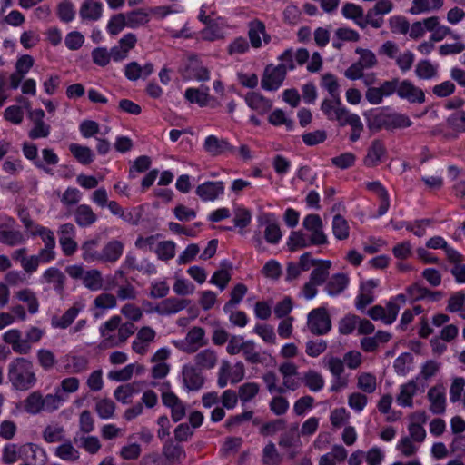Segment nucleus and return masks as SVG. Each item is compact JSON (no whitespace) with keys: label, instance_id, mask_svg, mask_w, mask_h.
I'll return each instance as SVG.
<instances>
[{"label":"nucleus","instance_id":"f257e3e1","mask_svg":"<svg viewBox=\"0 0 465 465\" xmlns=\"http://www.w3.org/2000/svg\"><path fill=\"white\" fill-rule=\"evenodd\" d=\"M8 379L18 391H28L36 383L33 362L25 358H16L8 366Z\"/></svg>","mask_w":465,"mask_h":465},{"label":"nucleus","instance_id":"f03ea898","mask_svg":"<svg viewBox=\"0 0 465 465\" xmlns=\"http://www.w3.org/2000/svg\"><path fill=\"white\" fill-rule=\"evenodd\" d=\"M307 327L314 335L327 334L331 329L328 310L323 306L312 309L307 316Z\"/></svg>","mask_w":465,"mask_h":465},{"label":"nucleus","instance_id":"7ed1b4c3","mask_svg":"<svg viewBox=\"0 0 465 465\" xmlns=\"http://www.w3.org/2000/svg\"><path fill=\"white\" fill-rule=\"evenodd\" d=\"M195 358V365H185L183 369V380L184 386L191 391L199 390L203 383V377L202 375L203 352H199Z\"/></svg>","mask_w":465,"mask_h":465},{"label":"nucleus","instance_id":"20e7f679","mask_svg":"<svg viewBox=\"0 0 465 465\" xmlns=\"http://www.w3.org/2000/svg\"><path fill=\"white\" fill-rule=\"evenodd\" d=\"M286 75L282 65L268 64L264 68L261 86L265 91L275 92L282 86Z\"/></svg>","mask_w":465,"mask_h":465},{"label":"nucleus","instance_id":"39448f33","mask_svg":"<svg viewBox=\"0 0 465 465\" xmlns=\"http://www.w3.org/2000/svg\"><path fill=\"white\" fill-rule=\"evenodd\" d=\"M368 128L371 133L374 134L381 129L394 131L398 128H406L411 126L410 118H367Z\"/></svg>","mask_w":465,"mask_h":465},{"label":"nucleus","instance_id":"423d86ee","mask_svg":"<svg viewBox=\"0 0 465 465\" xmlns=\"http://www.w3.org/2000/svg\"><path fill=\"white\" fill-rule=\"evenodd\" d=\"M397 95L411 104H422L425 102L424 92L407 79L402 81L399 80Z\"/></svg>","mask_w":465,"mask_h":465},{"label":"nucleus","instance_id":"0eeeda50","mask_svg":"<svg viewBox=\"0 0 465 465\" xmlns=\"http://www.w3.org/2000/svg\"><path fill=\"white\" fill-rule=\"evenodd\" d=\"M189 302H190L186 299L170 297L163 300L154 308L148 310V312H156L159 315L175 314L185 309L188 306Z\"/></svg>","mask_w":465,"mask_h":465},{"label":"nucleus","instance_id":"6e6552de","mask_svg":"<svg viewBox=\"0 0 465 465\" xmlns=\"http://www.w3.org/2000/svg\"><path fill=\"white\" fill-rule=\"evenodd\" d=\"M162 454L167 465H179L186 458L184 448L179 443L168 440L163 446Z\"/></svg>","mask_w":465,"mask_h":465},{"label":"nucleus","instance_id":"1a4fd4ad","mask_svg":"<svg viewBox=\"0 0 465 465\" xmlns=\"http://www.w3.org/2000/svg\"><path fill=\"white\" fill-rule=\"evenodd\" d=\"M205 152L215 157L226 153H234L236 148L231 145L226 139L209 135L205 138Z\"/></svg>","mask_w":465,"mask_h":465},{"label":"nucleus","instance_id":"9d476101","mask_svg":"<svg viewBox=\"0 0 465 465\" xmlns=\"http://www.w3.org/2000/svg\"><path fill=\"white\" fill-rule=\"evenodd\" d=\"M153 70L154 66L151 62L141 65L134 61L125 64L124 74L129 81L135 82L140 78L146 79L153 73Z\"/></svg>","mask_w":465,"mask_h":465},{"label":"nucleus","instance_id":"9b49d317","mask_svg":"<svg viewBox=\"0 0 465 465\" xmlns=\"http://www.w3.org/2000/svg\"><path fill=\"white\" fill-rule=\"evenodd\" d=\"M465 132V118H447L446 125L440 124L432 134H443L446 138H456L457 134Z\"/></svg>","mask_w":465,"mask_h":465},{"label":"nucleus","instance_id":"f8f14e48","mask_svg":"<svg viewBox=\"0 0 465 465\" xmlns=\"http://www.w3.org/2000/svg\"><path fill=\"white\" fill-rule=\"evenodd\" d=\"M321 110L326 116H331L334 114L335 116H358L354 114H350L345 105L342 104L341 97L325 98L321 105Z\"/></svg>","mask_w":465,"mask_h":465},{"label":"nucleus","instance_id":"ddd939ff","mask_svg":"<svg viewBox=\"0 0 465 465\" xmlns=\"http://www.w3.org/2000/svg\"><path fill=\"white\" fill-rule=\"evenodd\" d=\"M247 105L258 114H265L272 107V102L257 92H249L245 96Z\"/></svg>","mask_w":465,"mask_h":465},{"label":"nucleus","instance_id":"4468645a","mask_svg":"<svg viewBox=\"0 0 465 465\" xmlns=\"http://www.w3.org/2000/svg\"><path fill=\"white\" fill-rule=\"evenodd\" d=\"M123 252L124 243L121 241H109L101 251L100 262L114 263L119 260Z\"/></svg>","mask_w":465,"mask_h":465},{"label":"nucleus","instance_id":"2eb2a0df","mask_svg":"<svg viewBox=\"0 0 465 465\" xmlns=\"http://www.w3.org/2000/svg\"><path fill=\"white\" fill-rule=\"evenodd\" d=\"M83 20L97 21L103 15V4L94 0H85L79 10Z\"/></svg>","mask_w":465,"mask_h":465},{"label":"nucleus","instance_id":"dca6fc26","mask_svg":"<svg viewBox=\"0 0 465 465\" xmlns=\"http://www.w3.org/2000/svg\"><path fill=\"white\" fill-rule=\"evenodd\" d=\"M74 221L79 227H89L97 221V215L88 204H80L74 212Z\"/></svg>","mask_w":465,"mask_h":465},{"label":"nucleus","instance_id":"f3484780","mask_svg":"<svg viewBox=\"0 0 465 465\" xmlns=\"http://www.w3.org/2000/svg\"><path fill=\"white\" fill-rule=\"evenodd\" d=\"M349 284V277L345 273H335L326 282L325 291L331 296L341 293Z\"/></svg>","mask_w":465,"mask_h":465},{"label":"nucleus","instance_id":"a211bd4d","mask_svg":"<svg viewBox=\"0 0 465 465\" xmlns=\"http://www.w3.org/2000/svg\"><path fill=\"white\" fill-rule=\"evenodd\" d=\"M386 153V149L383 143L380 140H374L371 146L368 148L366 156L364 157L363 163L367 167L376 166L381 157Z\"/></svg>","mask_w":465,"mask_h":465},{"label":"nucleus","instance_id":"6ab92c4d","mask_svg":"<svg viewBox=\"0 0 465 465\" xmlns=\"http://www.w3.org/2000/svg\"><path fill=\"white\" fill-rule=\"evenodd\" d=\"M203 329L200 327L193 328L186 335L183 349L187 352H194L203 345Z\"/></svg>","mask_w":465,"mask_h":465},{"label":"nucleus","instance_id":"aec40b11","mask_svg":"<svg viewBox=\"0 0 465 465\" xmlns=\"http://www.w3.org/2000/svg\"><path fill=\"white\" fill-rule=\"evenodd\" d=\"M33 450L34 445L27 444L21 447H17L15 444H7L3 450L2 460L5 464H13L16 462L22 452H25L26 449Z\"/></svg>","mask_w":465,"mask_h":465},{"label":"nucleus","instance_id":"412c9836","mask_svg":"<svg viewBox=\"0 0 465 465\" xmlns=\"http://www.w3.org/2000/svg\"><path fill=\"white\" fill-rule=\"evenodd\" d=\"M428 399L430 401V410L434 414H442L445 412V394L436 387H432L428 391Z\"/></svg>","mask_w":465,"mask_h":465},{"label":"nucleus","instance_id":"4be33fe9","mask_svg":"<svg viewBox=\"0 0 465 465\" xmlns=\"http://www.w3.org/2000/svg\"><path fill=\"white\" fill-rule=\"evenodd\" d=\"M99 238L84 242L81 245L82 258L87 262H100L101 252L97 250Z\"/></svg>","mask_w":465,"mask_h":465},{"label":"nucleus","instance_id":"5701e85b","mask_svg":"<svg viewBox=\"0 0 465 465\" xmlns=\"http://www.w3.org/2000/svg\"><path fill=\"white\" fill-rule=\"evenodd\" d=\"M264 33V23L260 19H253L248 25V37L251 45L257 49L262 46L261 34Z\"/></svg>","mask_w":465,"mask_h":465},{"label":"nucleus","instance_id":"b1692460","mask_svg":"<svg viewBox=\"0 0 465 465\" xmlns=\"http://www.w3.org/2000/svg\"><path fill=\"white\" fill-rule=\"evenodd\" d=\"M341 14L346 19L352 20L361 29H364V25L361 23L363 15V8L361 6L353 3H346L341 8Z\"/></svg>","mask_w":465,"mask_h":465},{"label":"nucleus","instance_id":"393cba45","mask_svg":"<svg viewBox=\"0 0 465 465\" xmlns=\"http://www.w3.org/2000/svg\"><path fill=\"white\" fill-rule=\"evenodd\" d=\"M43 277L47 283H53L54 290L61 293L64 291L65 276L64 274L55 267L47 269Z\"/></svg>","mask_w":465,"mask_h":465},{"label":"nucleus","instance_id":"a878e982","mask_svg":"<svg viewBox=\"0 0 465 465\" xmlns=\"http://www.w3.org/2000/svg\"><path fill=\"white\" fill-rule=\"evenodd\" d=\"M417 384L414 380L410 381L406 384L401 385L400 394L397 397L399 404L407 407H412V397L416 393Z\"/></svg>","mask_w":465,"mask_h":465},{"label":"nucleus","instance_id":"bb28decb","mask_svg":"<svg viewBox=\"0 0 465 465\" xmlns=\"http://www.w3.org/2000/svg\"><path fill=\"white\" fill-rule=\"evenodd\" d=\"M69 151L74 157L82 164L88 165L94 161V153L87 146H83L78 143H71Z\"/></svg>","mask_w":465,"mask_h":465},{"label":"nucleus","instance_id":"cd10ccee","mask_svg":"<svg viewBox=\"0 0 465 465\" xmlns=\"http://www.w3.org/2000/svg\"><path fill=\"white\" fill-rule=\"evenodd\" d=\"M128 28H137L150 21L149 12L145 9H136L125 14Z\"/></svg>","mask_w":465,"mask_h":465},{"label":"nucleus","instance_id":"c85d7f7f","mask_svg":"<svg viewBox=\"0 0 465 465\" xmlns=\"http://www.w3.org/2000/svg\"><path fill=\"white\" fill-rule=\"evenodd\" d=\"M331 265L330 261L321 262L320 265L312 271L309 281L316 285L323 284L328 279Z\"/></svg>","mask_w":465,"mask_h":465},{"label":"nucleus","instance_id":"c756f323","mask_svg":"<svg viewBox=\"0 0 465 465\" xmlns=\"http://www.w3.org/2000/svg\"><path fill=\"white\" fill-rule=\"evenodd\" d=\"M55 455L61 460L67 461H76L80 455L79 451L73 446L70 440L59 445L54 451Z\"/></svg>","mask_w":465,"mask_h":465},{"label":"nucleus","instance_id":"7c9ffc66","mask_svg":"<svg viewBox=\"0 0 465 465\" xmlns=\"http://www.w3.org/2000/svg\"><path fill=\"white\" fill-rule=\"evenodd\" d=\"M78 313L79 309L76 306H72L60 318H53L52 326L66 329L74 322Z\"/></svg>","mask_w":465,"mask_h":465},{"label":"nucleus","instance_id":"2f4dec72","mask_svg":"<svg viewBox=\"0 0 465 465\" xmlns=\"http://www.w3.org/2000/svg\"><path fill=\"white\" fill-rule=\"evenodd\" d=\"M332 232L338 240H345L349 237L350 227L346 219L336 214L332 220Z\"/></svg>","mask_w":465,"mask_h":465},{"label":"nucleus","instance_id":"473e14b6","mask_svg":"<svg viewBox=\"0 0 465 465\" xmlns=\"http://www.w3.org/2000/svg\"><path fill=\"white\" fill-rule=\"evenodd\" d=\"M310 245L306 234L302 231H292L289 236L287 246L291 252H295L298 249L306 248Z\"/></svg>","mask_w":465,"mask_h":465},{"label":"nucleus","instance_id":"72a5a7b5","mask_svg":"<svg viewBox=\"0 0 465 465\" xmlns=\"http://www.w3.org/2000/svg\"><path fill=\"white\" fill-rule=\"evenodd\" d=\"M339 121V126L344 127L346 125H350L351 132L350 134V140L351 142H356L363 130V124L360 121V118H337Z\"/></svg>","mask_w":465,"mask_h":465},{"label":"nucleus","instance_id":"f704fd0d","mask_svg":"<svg viewBox=\"0 0 465 465\" xmlns=\"http://www.w3.org/2000/svg\"><path fill=\"white\" fill-rule=\"evenodd\" d=\"M302 381L312 391H319L324 385L322 376L314 370H309L305 372Z\"/></svg>","mask_w":465,"mask_h":465},{"label":"nucleus","instance_id":"c9c22d12","mask_svg":"<svg viewBox=\"0 0 465 465\" xmlns=\"http://www.w3.org/2000/svg\"><path fill=\"white\" fill-rule=\"evenodd\" d=\"M57 16L64 23H70L75 17V8L70 0H63L57 5Z\"/></svg>","mask_w":465,"mask_h":465},{"label":"nucleus","instance_id":"e433bc0d","mask_svg":"<svg viewBox=\"0 0 465 465\" xmlns=\"http://www.w3.org/2000/svg\"><path fill=\"white\" fill-rule=\"evenodd\" d=\"M25 410L30 414H37L43 410V396L39 391H34L27 396Z\"/></svg>","mask_w":465,"mask_h":465},{"label":"nucleus","instance_id":"4c0bfd02","mask_svg":"<svg viewBox=\"0 0 465 465\" xmlns=\"http://www.w3.org/2000/svg\"><path fill=\"white\" fill-rule=\"evenodd\" d=\"M84 285L91 291H98L102 289L103 278L100 271L93 269L87 271L83 277Z\"/></svg>","mask_w":465,"mask_h":465},{"label":"nucleus","instance_id":"58836bf2","mask_svg":"<svg viewBox=\"0 0 465 465\" xmlns=\"http://www.w3.org/2000/svg\"><path fill=\"white\" fill-rule=\"evenodd\" d=\"M23 153L28 160H35L34 163L37 168L42 169L46 173L53 174L52 170L46 167L41 161L37 159L38 150L35 144L24 143Z\"/></svg>","mask_w":465,"mask_h":465},{"label":"nucleus","instance_id":"ea45409f","mask_svg":"<svg viewBox=\"0 0 465 465\" xmlns=\"http://www.w3.org/2000/svg\"><path fill=\"white\" fill-rule=\"evenodd\" d=\"M16 297L26 302L28 305V312L35 314L38 312L39 302L34 292L29 289H24L16 292Z\"/></svg>","mask_w":465,"mask_h":465},{"label":"nucleus","instance_id":"a19ab883","mask_svg":"<svg viewBox=\"0 0 465 465\" xmlns=\"http://www.w3.org/2000/svg\"><path fill=\"white\" fill-rule=\"evenodd\" d=\"M247 286L243 283H237L231 292V298L225 303L223 310L224 312H229L232 307L238 304L247 293Z\"/></svg>","mask_w":465,"mask_h":465},{"label":"nucleus","instance_id":"79ce46f5","mask_svg":"<svg viewBox=\"0 0 465 465\" xmlns=\"http://www.w3.org/2000/svg\"><path fill=\"white\" fill-rule=\"evenodd\" d=\"M32 236H40L42 238L43 242L45 243V247L48 249L55 248V238L52 230L46 228L42 225L35 226V230L31 231Z\"/></svg>","mask_w":465,"mask_h":465},{"label":"nucleus","instance_id":"37998d69","mask_svg":"<svg viewBox=\"0 0 465 465\" xmlns=\"http://www.w3.org/2000/svg\"><path fill=\"white\" fill-rule=\"evenodd\" d=\"M154 252L160 260L168 261L174 257L175 243L172 241H163L157 243Z\"/></svg>","mask_w":465,"mask_h":465},{"label":"nucleus","instance_id":"c03bdc74","mask_svg":"<svg viewBox=\"0 0 465 465\" xmlns=\"http://www.w3.org/2000/svg\"><path fill=\"white\" fill-rule=\"evenodd\" d=\"M321 86L328 91L331 97H340L339 83L331 73H326L322 76Z\"/></svg>","mask_w":465,"mask_h":465},{"label":"nucleus","instance_id":"a18cd8bd","mask_svg":"<svg viewBox=\"0 0 465 465\" xmlns=\"http://www.w3.org/2000/svg\"><path fill=\"white\" fill-rule=\"evenodd\" d=\"M25 238L20 231L16 230H1L0 231V242L8 246H15L23 243Z\"/></svg>","mask_w":465,"mask_h":465},{"label":"nucleus","instance_id":"49530a36","mask_svg":"<svg viewBox=\"0 0 465 465\" xmlns=\"http://www.w3.org/2000/svg\"><path fill=\"white\" fill-rule=\"evenodd\" d=\"M286 428V420L283 419H276L262 424L259 430L261 435L267 437L272 436L280 430Z\"/></svg>","mask_w":465,"mask_h":465},{"label":"nucleus","instance_id":"de8ad7c7","mask_svg":"<svg viewBox=\"0 0 465 465\" xmlns=\"http://www.w3.org/2000/svg\"><path fill=\"white\" fill-rule=\"evenodd\" d=\"M260 386L256 382H246L239 387L238 395L240 400L245 403L252 401L259 392Z\"/></svg>","mask_w":465,"mask_h":465},{"label":"nucleus","instance_id":"09e8293b","mask_svg":"<svg viewBox=\"0 0 465 465\" xmlns=\"http://www.w3.org/2000/svg\"><path fill=\"white\" fill-rule=\"evenodd\" d=\"M93 62L101 67L108 65L112 60L111 51L106 47H96L91 53Z\"/></svg>","mask_w":465,"mask_h":465},{"label":"nucleus","instance_id":"8fccbe9b","mask_svg":"<svg viewBox=\"0 0 465 465\" xmlns=\"http://www.w3.org/2000/svg\"><path fill=\"white\" fill-rule=\"evenodd\" d=\"M36 356L40 366L45 371H50L57 362L54 354L50 350L40 349L38 350Z\"/></svg>","mask_w":465,"mask_h":465},{"label":"nucleus","instance_id":"3c124183","mask_svg":"<svg viewBox=\"0 0 465 465\" xmlns=\"http://www.w3.org/2000/svg\"><path fill=\"white\" fill-rule=\"evenodd\" d=\"M124 27H127L125 14L114 15L107 24V32L112 35H118Z\"/></svg>","mask_w":465,"mask_h":465},{"label":"nucleus","instance_id":"603ef678","mask_svg":"<svg viewBox=\"0 0 465 465\" xmlns=\"http://www.w3.org/2000/svg\"><path fill=\"white\" fill-rule=\"evenodd\" d=\"M223 31L213 19L205 15V40L214 41L223 38Z\"/></svg>","mask_w":465,"mask_h":465},{"label":"nucleus","instance_id":"864d4df0","mask_svg":"<svg viewBox=\"0 0 465 465\" xmlns=\"http://www.w3.org/2000/svg\"><path fill=\"white\" fill-rule=\"evenodd\" d=\"M242 353L244 355L245 360L252 363H262V357L259 352L255 351V343L252 341H246L242 342Z\"/></svg>","mask_w":465,"mask_h":465},{"label":"nucleus","instance_id":"5fc2aeb1","mask_svg":"<svg viewBox=\"0 0 465 465\" xmlns=\"http://www.w3.org/2000/svg\"><path fill=\"white\" fill-rule=\"evenodd\" d=\"M251 219L252 213L250 212V210L243 207H238L234 210V227L244 229L250 224Z\"/></svg>","mask_w":465,"mask_h":465},{"label":"nucleus","instance_id":"6e6d98bb","mask_svg":"<svg viewBox=\"0 0 465 465\" xmlns=\"http://www.w3.org/2000/svg\"><path fill=\"white\" fill-rule=\"evenodd\" d=\"M50 134V126L44 123L42 118H36L34 127L29 131L28 136L33 139L45 138Z\"/></svg>","mask_w":465,"mask_h":465},{"label":"nucleus","instance_id":"4d7b16f0","mask_svg":"<svg viewBox=\"0 0 465 465\" xmlns=\"http://www.w3.org/2000/svg\"><path fill=\"white\" fill-rule=\"evenodd\" d=\"M142 453V447L138 443H131L121 448L119 455L125 460H135Z\"/></svg>","mask_w":465,"mask_h":465},{"label":"nucleus","instance_id":"13d9d810","mask_svg":"<svg viewBox=\"0 0 465 465\" xmlns=\"http://www.w3.org/2000/svg\"><path fill=\"white\" fill-rule=\"evenodd\" d=\"M326 139L327 133L325 130H316L302 135V140L307 146H315L323 143Z\"/></svg>","mask_w":465,"mask_h":465},{"label":"nucleus","instance_id":"bf43d9fd","mask_svg":"<svg viewBox=\"0 0 465 465\" xmlns=\"http://www.w3.org/2000/svg\"><path fill=\"white\" fill-rule=\"evenodd\" d=\"M390 27L394 34L406 35L410 29V23L406 17L396 15L390 18Z\"/></svg>","mask_w":465,"mask_h":465},{"label":"nucleus","instance_id":"052dcab7","mask_svg":"<svg viewBox=\"0 0 465 465\" xmlns=\"http://www.w3.org/2000/svg\"><path fill=\"white\" fill-rule=\"evenodd\" d=\"M151 158L147 155H142L135 159L134 164L130 167L129 177L135 178V173H144L151 166Z\"/></svg>","mask_w":465,"mask_h":465},{"label":"nucleus","instance_id":"680f3d73","mask_svg":"<svg viewBox=\"0 0 465 465\" xmlns=\"http://www.w3.org/2000/svg\"><path fill=\"white\" fill-rule=\"evenodd\" d=\"M415 73L420 79H430L436 74L437 70L429 60H421L418 63Z\"/></svg>","mask_w":465,"mask_h":465},{"label":"nucleus","instance_id":"e2e57ef3","mask_svg":"<svg viewBox=\"0 0 465 465\" xmlns=\"http://www.w3.org/2000/svg\"><path fill=\"white\" fill-rule=\"evenodd\" d=\"M135 393V390L133 384H125L118 386L114 392V398L122 402L123 404H128L131 401L129 400Z\"/></svg>","mask_w":465,"mask_h":465},{"label":"nucleus","instance_id":"0e129e2a","mask_svg":"<svg viewBox=\"0 0 465 465\" xmlns=\"http://www.w3.org/2000/svg\"><path fill=\"white\" fill-rule=\"evenodd\" d=\"M356 156L352 153H344L331 159V163L341 169H348L354 165Z\"/></svg>","mask_w":465,"mask_h":465},{"label":"nucleus","instance_id":"69168bd1","mask_svg":"<svg viewBox=\"0 0 465 465\" xmlns=\"http://www.w3.org/2000/svg\"><path fill=\"white\" fill-rule=\"evenodd\" d=\"M95 410L102 419H108L114 415L115 404L112 400L104 399L96 403Z\"/></svg>","mask_w":465,"mask_h":465},{"label":"nucleus","instance_id":"338daca9","mask_svg":"<svg viewBox=\"0 0 465 465\" xmlns=\"http://www.w3.org/2000/svg\"><path fill=\"white\" fill-rule=\"evenodd\" d=\"M250 49V44L247 39L243 36L236 37L228 46V54H243Z\"/></svg>","mask_w":465,"mask_h":465},{"label":"nucleus","instance_id":"774afa93","mask_svg":"<svg viewBox=\"0 0 465 465\" xmlns=\"http://www.w3.org/2000/svg\"><path fill=\"white\" fill-rule=\"evenodd\" d=\"M359 322V316L349 314L342 318L339 322V331L343 335L351 334Z\"/></svg>","mask_w":465,"mask_h":465}]
</instances>
